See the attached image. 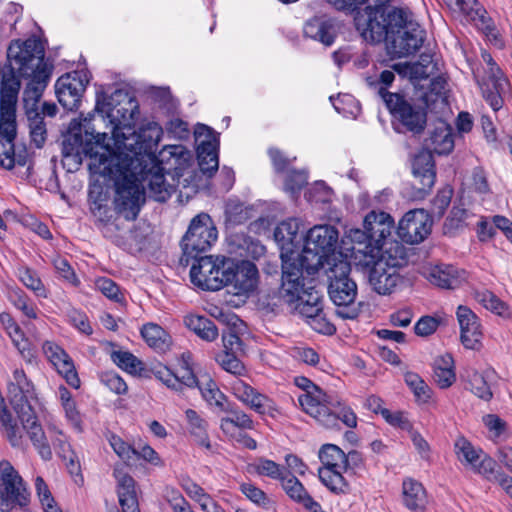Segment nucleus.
<instances>
[{
  "label": "nucleus",
  "instance_id": "obj_1",
  "mask_svg": "<svg viewBox=\"0 0 512 512\" xmlns=\"http://www.w3.org/2000/svg\"><path fill=\"white\" fill-rule=\"evenodd\" d=\"M139 113L135 97L124 89L110 92L98 86L93 112L72 119L62 142L64 157L77 160H159L155 152L163 135L156 122L147 123L139 133L131 131ZM160 160H188L189 150L181 145H166Z\"/></svg>",
  "mask_w": 512,
  "mask_h": 512
},
{
  "label": "nucleus",
  "instance_id": "obj_2",
  "mask_svg": "<svg viewBox=\"0 0 512 512\" xmlns=\"http://www.w3.org/2000/svg\"><path fill=\"white\" fill-rule=\"evenodd\" d=\"M163 162H89L90 209L93 214L106 207L108 192L114 188L115 211L134 220L146 201L145 184L155 201L165 202L176 187L196 193L210 185L219 162H178L173 173H164Z\"/></svg>",
  "mask_w": 512,
  "mask_h": 512
},
{
  "label": "nucleus",
  "instance_id": "obj_3",
  "mask_svg": "<svg viewBox=\"0 0 512 512\" xmlns=\"http://www.w3.org/2000/svg\"><path fill=\"white\" fill-rule=\"evenodd\" d=\"M355 27L369 42L386 40L387 52L392 57H406L420 49L424 41V30L413 13L404 8H390L377 12L357 13Z\"/></svg>",
  "mask_w": 512,
  "mask_h": 512
},
{
  "label": "nucleus",
  "instance_id": "obj_4",
  "mask_svg": "<svg viewBox=\"0 0 512 512\" xmlns=\"http://www.w3.org/2000/svg\"><path fill=\"white\" fill-rule=\"evenodd\" d=\"M294 383L304 391L298 396L300 407L319 425L328 430H339L340 423L350 428L356 427V414L350 408L342 406L339 401L314 385L308 378L296 377Z\"/></svg>",
  "mask_w": 512,
  "mask_h": 512
},
{
  "label": "nucleus",
  "instance_id": "obj_5",
  "mask_svg": "<svg viewBox=\"0 0 512 512\" xmlns=\"http://www.w3.org/2000/svg\"><path fill=\"white\" fill-rule=\"evenodd\" d=\"M8 394L13 409L18 415L33 446L40 457L48 461L52 458L49 440L37 421L31 401L34 399L33 384L27 379L22 369H15L13 379L8 385Z\"/></svg>",
  "mask_w": 512,
  "mask_h": 512
},
{
  "label": "nucleus",
  "instance_id": "obj_6",
  "mask_svg": "<svg viewBox=\"0 0 512 512\" xmlns=\"http://www.w3.org/2000/svg\"><path fill=\"white\" fill-rule=\"evenodd\" d=\"M446 81L442 77H436L431 81V90L423 95V106L413 105L397 93H383L380 90L387 108L393 117L408 131L421 133L427 122L426 111L435 110L438 105L445 104Z\"/></svg>",
  "mask_w": 512,
  "mask_h": 512
},
{
  "label": "nucleus",
  "instance_id": "obj_7",
  "mask_svg": "<svg viewBox=\"0 0 512 512\" xmlns=\"http://www.w3.org/2000/svg\"><path fill=\"white\" fill-rule=\"evenodd\" d=\"M338 241V231L331 225H316L305 236L299 262L308 274L333 265V262L344 259L341 253H334Z\"/></svg>",
  "mask_w": 512,
  "mask_h": 512
},
{
  "label": "nucleus",
  "instance_id": "obj_8",
  "mask_svg": "<svg viewBox=\"0 0 512 512\" xmlns=\"http://www.w3.org/2000/svg\"><path fill=\"white\" fill-rule=\"evenodd\" d=\"M324 270L329 279L328 294L336 306V316L343 320L356 319L360 309L355 303L357 285L349 277L350 263L345 259H339Z\"/></svg>",
  "mask_w": 512,
  "mask_h": 512
},
{
  "label": "nucleus",
  "instance_id": "obj_9",
  "mask_svg": "<svg viewBox=\"0 0 512 512\" xmlns=\"http://www.w3.org/2000/svg\"><path fill=\"white\" fill-rule=\"evenodd\" d=\"M21 87L14 76L4 78L0 97V160H24L16 154V105Z\"/></svg>",
  "mask_w": 512,
  "mask_h": 512
},
{
  "label": "nucleus",
  "instance_id": "obj_10",
  "mask_svg": "<svg viewBox=\"0 0 512 512\" xmlns=\"http://www.w3.org/2000/svg\"><path fill=\"white\" fill-rule=\"evenodd\" d=\"M473 75L486 102L494 111L500 110L504 99L510 94V84L490 53L482 51L479 65L473 68Z\"/></svg>",
  "mask_w": 512,
  "mask_h": 512
},
{
  "label": "nucleus",
  "instance_id": "obj_11",
  "mask_svg": "<svg viewBox=\"0 0 512 512\" xmlns=\"http://www.w3.org/2000/svg\"><path fill=\"white\" fill-rule=\"evenodd\" d=\"M44 46L40 40L35 37L28 38L25 41H13L7 50V58L11 74L4 78L14 76L17 79L37 73L42 68H52L44 61ZM20 82V80H18Z\"/></svg>",
  "mask_w": 512,
  "mask_h": 512
},
{
  "label": "nucleus",
  "instance_id": "obj_12",
  "mask_svg": "<svg viewBox=\"0 0 512 512\" xmlns=\"http://www.w3.org/2000/svg\"><path fill=\"white\" fill-rule=\"evenodd\" d=\"M218 238V231L211 217L206 213L195 216L182 239L181 262L188 265L189 258L209 250Z\"/></svg>",
  "mask_w": 512,
  "mask_h": 512
},
{
  "label": "nucleus",
  "instance_id": "obj_13",
  "mask_svg": "<svg viewBox=\"0 0 512 512\" xmlns=\"http://www.w3.org/2000/svg\"><path fill=\"white\" fill-rule=\"evenodd\" d=\"M29 493L22 477L8 461L0 462V512L26 506Z\"/></svg>",
  "mask_w": 512,
  "mask_h": 512
},
{
  "label": "nucleus",
  "instance_id": "obj_14",
  "mask_svg": "<svg viewBox=\"0 0 512 512\" xmlns=\"http://www.w3.org/2000/svg\"><path fill=\"white\" fill-rule=\"evenodd\" d=\"M190 269L191 282L205 290L217 291L224 287L226 261L224 256H203L194 258Z\"/></svg>",
  "mask_w": 512,
  "mask_h": 512
},
{
  "label": "nucleus",
  "instance_id": "obj_15",
  "mask_svg": "<svg viewBox=\"0 0 512 512\" xmlns=\"http://www.w3.org/2000/svg\"><path fill=\"white\" fill-rule=\"evenodd\" d=\"M444 2L454 13L462 15L466 21L483 30L493 45L499 48L503 47L504 42L501 35L493 26L486 10L477 0H444Z\"/></svg>",
  "mask_w": 512,
  "mask_h": 512
},
{
  "label": "nucleus",
  "instance_id": "obj_16",
  "mask_svg": "<svg viewBox=\"0 0 512 512\" xmlns=\"http://www.w3.org/2000/svg\"><path fill=\"white\" fill-rule=\"evenodd\" d=\"M305 227L298 218L282 221L275 229L274 238L281 250L282 262H299L298 255L305 241Z\"/></svg>",
  "mask_w": 512,
  "mask_h": 512
},
{
  "label": "nucleus",
  "instance_id": "obj_17",
  "mask_svg": "<svg viewBox=\"0 0 512 512\" xmlns=\"http://www.w3.org/2000/svg\"><path fill=\"white\" fill-rule=\"evenodd\" d=\"M151 371L166 387L178 392H181L183 387H196L198 381L192 368V355L189 352L182 353L179 368L176 371H172L161 363L154 365Z\"/></svg>",
  "mask_w": 512,
  "mask_h": 512
},
{
  "label": "nucleus",
  "instance_id": "obj_18",
  "mask_svg": "<svg viewBox=\"0 0 512 512\" xmlns=\"http://www.w3.org/2000/svg\"><path fill=\"white\" fill-rule=\"evenodd\" d=\"M88 83L89 78L84 71H74L62 75L55 83L58 102L68 110L77 109Z\"/></svg>",
  "mask_w": 512,
  "mask_h": 512
},
{
  "label": "nucleus",
  "instance_id": "obj_19",
  "mask_svg": "<svg viewBox=\"0 0 512 512\" xmlns=\"http://www.w3.org/2000/svg\"><path fill=\"white\" fill-rule=\"evenodd\" d=\"M226 265L224 286H230L235 295L248 294L255 289L258 269L254 263L250 261L236 262L229 258Z\"/></svg>",
  "mask_w": 512,
  "mask_h": 512
},
{
  "label": "nucleus",
  "instance_id": "obj_20",
  "mask_svg": "<svg viewBox=\"0 0 512 512\" xmlns=\"http://www.w3.org/2000/svg\"><path fill=\"white\" fill-rule=\"evenodd\" d=\"M432 220L423 209L408 211L399 221L397 234L409 244L422 242L431 232Z\"/></svg>",
  "mask_w": 512,
  "mask_h": 512
},
{
  "label": "nucleus",
  "instance_id": "obj_21",
  "mask_svg": "<svg viewBox=\"0 0 512 512\" xmlns=\"http://www.w3.org/2000/svg\"><path fill=\"white\" fill-rule=\"evenodd\" d=\"M232 391L239 401L260 415L267 414L272 418H276L281 414L279 408L272 399L258 392L255 388L241 379H237L233 382Z\"/></svg>",
  "mask_w": 512,
  "mask_h": 512
},
{
  "label": "nucleus",
  "instance_id": "obj_22",
  "mask_svg": "<svg viewBox=\"0 0 512 512\" xmlns=\"http://www.w3.org/2000/svg\"><path fill=\"white\" fill-rule=\"evenodd\" d=\"M303 270L305 268L302 267L301 262H282L280 295L290 306H294L303 297L302 294H306L302 278Z\"/></svg>",
  "mask_w": 512,
  "mask_h": 512
},
{
  "label": "nucleus",
  "instance_id": "obj_23",
  "mask_svg": "<svg viewBox=\"0 0 512 512\" xmlns=\"http://www.w3.org/2000/svg\"><path fill=\"white\" fill-rule=\"evenodd\" d=\"M42 350L49 362L66 379L67 383L74 388H78L80 380L73 361L65 350L52 341H45Z\"/></svg>",
  "mask_w": 512,
  "mask_h": 512
},
{
  "label": "nucleus",
  "instance_id": "obj_24",
  "mask_svg": "<svg viewBox=\"0 0 512 512\" xmlns=\"http://www.w3.org/2000/svg\"><path fill=\"white\" fill-rule=\"evenodd\" d=\"M457 320L461 330L462 344L472 350L481 347L482 331L476 314L467 306L460 305L456 311Z\"/></svg>",
  "mask_w": 512,
  "mask_h": 512
},
{
  "label": "nucleus",
  "instance_id": "obj_25",
  "mask_svg": "<svg viewBox=\"0 0 512 512\" xmlns=\"http://www.w3.org/2000/svg\"><path fill=\"white\" fill-rule=\"evenodd\" d=\"M349 237L354 242L351 248V258L355 265L370 267L379 255V246L369 238L366 229L364 231L360 229L350 230Z\"/></svg>",
  "mask_w": 512,
  "mask_h": 512
},
{
  "label": "nucleus",
  "instance_id": "obj_26",
  "mask_svg": "<svg viewBox=\"0 0 512 512\" xmlns=\"http://www.w3.org/2000/svg\"><path fill=\"white\" fill-rule=\"evenodd\" d=\"M47 432L57 454L66 461L69 472L77 475L80 472V461L72 449L68 437L54 422L47 424Z\"/></svg>",
  "mask_w": 512,
  "mask_h": 512
},
{
  "label": "nucleus",
  "instance_id": "obj_27",
  "mask_svg": "<svg viewBox=\"0 0 512 512\" xmlns=\"http://www.w3.org/2000/svg\"><path fill=\"white\" fill-rule=\"evenodd\" d=\"M52 68H42L37 73L28 75L30 82L23 93V101L26 114L40 113L39 101L50 80Z\"/></svg>",
  "mask_w": 512,
  "mask_h": 512
},
{
  "label": "nucleus",
  "instance_id": "obj_28",
  "mask_svg": "<svg viewBox=\"0 0 512 512\" xmlns=\"http://www.w3.org/2000/svg\"><path fill=\"white\" fill-rule=\"evenodd\" d=\"M197 160H219V134L204 124L194 131Z\"/></svg>",
  "mask_w": 512,
  "mask_h": 512
},
{
  "label": "nucleus",
  "instance_id": "obj_29",
  "mask_svg": "<svg viewBox=\"0 0 512 512\" xmlns=\"http://www.w3.org/2000/svg\"><path fill=\"white\" fill-rule=\"evenodd\" d=\"M393 225L394 221L388 213L374 210L365 216L363 222L367 235L378 246L390 236Z\"/></svg>",
  "mask_w": 512,
  "mask_h": 512
},
{
  "label": "nucleus",
  "instance_id": "obj_30",
  "mask_svg": "<svg viewBox=\"0 0 512 512\" xmlns=\"http://www.w3.org/2000/svg\"><path fill=\"white\" fill-rule=\"evenodd\" d=\"M407 263L405 247L397 242H384L379 245V255L371 265L388 268L398 272Z\"/></svg>",
  "mask_w": 512,
  "mask_h": 512
},
{
  "label": "nucleus",
  "instance_id": "obj_31",
  "mask_svg": "<svg viewBox=\"0 0 512 512\" xmlns=\"http://www.w3.org/2000/svg\"><path fill=\"white\" fill-rule=\"evenodd\" d=\"M454 148L453 129L444 121H439L431 133L427 149L430 156H445Z\"/></svg>",
  "mask_w": 512,
  "mask_h": 512
},
{
  "label": "nucleus",
  "instance_id": "obj_32",
  "mask_svg": "<svg viewBox=\"0 0 512 512\" xmlns=\"http://www.w3.org/2000/svg\"><path fill=\"white\" fill-rule=\"evenodd\" d=\"M428 279L440 288L455 289L465 281V272L452 265H438L430 270Z\"/></svg>",
  "mask_w": 512,
  "mask_h": 512
},
{
  "label": "nucleus",
  "instance_id": "obj_33",
  "mask_svg": "<svg viewBox=\"0 0 512 512\" xmlns=\"http://www.w3.org/2000/svg\"><path fill=\"white\" fill-rule=\"evenodd\" d=\"M282 488L293 501L301 504L309 512H320L321 506L308 494L303 484L294 476L285 475Z\"/></svg>",
  "mask_w": 512,
  "mask_h": 512
},
{
  "label": "nucleus",
  "instance_id": "obj_34",
  "mask_svg": "<svg viewBox=\"0 0 512 512\" xmlns=\"http://www.w3.org/2000/svg\"><path fill=\"white\" fill-rule=\"evenodd\" d=\"M371 266L372 268L369 272V283L373 289L381 295L392 293L401 282V276L399 273L388 268H382L376 265Z\"/></svg>",
  "mask_w": 512,
  "mask_h": 512
},
{
  "label": "nucleus",
  "instance_id": "obj_35",
  "mask_svg": "<svg viewBox=\"0 0 512 512\" xmlns=\"http://www.w3.org/2000/svg\"><path fill=\"white\" fill-rule=\"evenodd\" d=\"M304 35L326 46H330L334 42L336 30L329 19L313 18L306 22Z\"/></svg>",
  "mask_w": 512,
  "mask_h": 512
},
{
  "label": "nucleus",
  "instance_id": "obj_36",
  "mask_svg": "<svg viewBox=\"0 0 512 512\" xmlns=\"http://www.w3.org/2000/svg\"><path fill=\"white\" fill-rule=\"evenodd\" d=\"M403 503L409 510H424L427 494L423 485L415 479L407 478L402 483Z\"/></svg>",
  "mask_w": 512,
  "mask_h": 512
},
{
  "label": "nucleus",
  "instance_id": "obj_37",
  "mask_svg": "<svg viewBox=\"0 0 512 512\" xmlns=\"http://www.w3.org/2000/svg\"><path fill=\"white\" fill-rule=\"evenodd\" d=\"M140 332L147 345L156 351L166 352L172 344L169 333L156 323L144 324Z\"/></svg>",
  "mask_w": 512,
  "mask_h": 512
},
{
  "label": "nucleus",
  "instance_id": "obj_38",
  "mask_svg": "<svg viewBox=\"0 0 512 512\" xmlns=\"http://www.w3.org/2000/svg\"><path fill=\"white\" fill-rule=\"evenodd\" d=\"M435 162H413V186L419 192L426 193L432 189L436 180Z\"/></svg>",
  "mask_w": 512,
  "mask_h": 512
},
{
  "label": "nucleus",
  "instance_id": "obj_39",
  "mask_svg": "<svg viewBox=\"0 0 512 512\" xmlns=\"http://www.w3.org/2000/svg\"><path fill=\"white\" fill-rule=\"evenodd\" d=\"M185 416L188 423V430L194 437L197 444L211 450L212 446L208 436V422L195 410L187 409Z\"/></svg>",
  "mask_w": 512,
  "mask_h": 512
},
{
  "label": "nucleus",
  "instance_id": "obj_40",
  "mask_svg": "<svg viewBox=\"0 0 512 512\" xmlns=\"http://www.w3.org/2000/svg\"><path fill=\"white\" fill-rule=\"evenodd\" d=\"M0 323L3 326L4 330L7 332L8 336L12 340L14 346L19 351V353L27 358L31 355L29 349V342L25 338V335L19 325L14 321L12 316L9 313L3 312L0 314Z\"/></svg>",
  "mask_w": 512,
  "mask_h": 512
},
{
  "label": "nucleus",
  "instance_id": "obj_41",
  "mask_svg": "<svg viewBox=\"0 0 512 512\" xmlns=\"http://www.w3.org/2000/svg\"><path fill=\"white\" fill-rule=\"evenodd\" d=\"M434 381L442 389L450 387L456 380L454 361L451 355H442L434 362Z\"/></svg>",
  "mask_w": 512,
  "mask_h": 512
},
{
  "label": "nucleus",
  "instance_id": "obj_42",
  "mask_svg": "<svg viewBox=\"0 0 512 512\" xmlns=\"http://www.w3.org/2000/svg\"><path fill=\"white\" fill-rule=\"evenodd\" d=\"M187 328L205 341H214L218 337V329L213 321L199 315H187L184 318Z\"/></svg>",
  "mask_w": 512,
  "mask_h": 512
},
{
  "label": "nucleus",
  "instance_id": "obj_43",
  "mask_svg": "<svg viewBox=\"0 0 512 512\" xmlns=\"http://www.w3.org/2000/svg\"><path fill=\"white\" fill-rule=\"evenodd\" d=\"M347 469L320 468L318 471L320 481L335 494H348L351 491L350 484L342 475Z\"/></svg>",
  "mask_w": 512,
  "mask_h": 512
},
{
  "label": "nucleus",
  "instance_id": "obj_44",
  "mask_svg": "<svg viewBox=\"0 0 512 512\" xmlns=\"http://www.w3.org/2000/svg\"><path fill=\"white\" fill-rule=\"evenodd\" d=\"M196 387L199 388L203 399L209 405H215L221 410H226L224 405L226 399L225 395L219 390L217 384L208 375L201 376L197 381Z\"/></svg>",
  "mask_w": 512,
  "mask_h": 512
},
{
  "label": "nucleus",
  "instance_id": "obj_45",
  "mask_svg": "<svg viewBox=\"0 0 512 512\" xmlns=\"http://www.w3.org/2000/svg\"><path fill=\"white\" fill-rule=\"evenodd\" d=\"M319 459L323 464L322 468L347 469L346 454L334 444H325L319 451Z\"/></svg>",
  "mask_w": 512,
  "mask_h": 512
},
{
  "label": "nucleus",
  "instance_id": "obj_46",
  "mask_svg": "<svg viewBox=\"0 0 512 512\" xmlns=\"http://www.w3.org/2000/svg\"><path fill=\"white\" fill-rule=\"evenodd\" d=\"M286 164L288 162H276L275 169L281 174L285 190L294 193L307 183V175L304 171L288 168Z\"/></svg>",
  "mask_w": 512,
  "mask_h": 512
},
{
  "label": "nucleus",
  "instance_id": "obj_47",
  "mask_svg": "<svg viewBox=\"0 0 512 512\" xmlns=\"http://www.w3.org/2000/svg\"><path fill=\"white\" fill-rule=\"evenodd\" d=\"M434 64L424 65L423 63H396L392 66L393 70L399 75L407 76L413 80L427 79L433 72Z\"/></svg>",
  "mask_w": 512,
  "mask_h": 512
},
{
  "label": "nucleus",
  "instance_id": "obj_48",
  "mask_svg": "<svg viewBox=\"0 0 512 512\" xmlns=\"http://www.w3.org/2000/svg\"><path fill=\"white\" fill-rule=\"evenodd\" d=\"M31 143L42 148L47 139V129L41 113L26 114Z\"/></svg>",
  "mask_w": 512,
  "mask_h": 512
},
{
  "label": "nucleus",
  "instance_id": "obj_49",
  "mask_svg": "<svg viewBox=\"0 0 512 512\" xmlns=\"http://www.w3.org/2000/svg\"><path fill=\"white\" fill-rule=\"evenodd\" d=\"M330 3H333L335 6L339 8H354L356 9L360 4H367L363 9H357L355 15L357 13H367V12H375L377 11V15L381 12L385 11L386 4L390 2V0H327Z\"/></svg>",
  "mask_w": 512,
  "mask_h": 512
},
{
  "label": "nucleus",
  "instance_id": "obj_50",
  "mask_svg": "<svg viewBox=\"0 0 512 512\" xmlns=\"http://www.w3.org/2000/svg\"><path fill=\"white\" fill-rule=\"evenodd\" d=\"M251 468L259 476H266L279 481H282L287 474L286 468L266 458H259L251 465Z\"/></svg>",
  "mask_w": 512,
  "mask_h": 512
},
{
  "label": "nucleus",
  "instance_id": "obj_51",
  "mask_svg": "<svg viewBox=\"0 0 512 512\" xmlns=\"http://www.w3.org/2000/svg\"><path fill=\"white\" fill-rule=\"evenodd\" d=\"M473 295L475 300L486 309L500 316L508 315L507 305L492 292L485 289L475 290Z\"/></svg>",
  "mask_w": 512,
  "mask_h": 512
},
{
  "label": "nucleus",
  "instance_id": "obj_52",
  "mask_svg": "<svg viewBox=\"0 0 512 512\" xmlns=\"http://www.w3.org/2000/svg\"><path fill=\"white\" fill-rule=\"evenodd\" d=\"M17 274L19 280L23 283V285H25L28 289L33 291L36 296L47 298V290L44 284L42 283L40 277L34 270L23 266L18 268Z\"/></svg>",
  "mask_w": 512,
  "mask_h": 512
},
{
  "label": "nucleus",
  "instance_id": "obj_53",
  "mask_svg": "<svg viewBox=\"0 0 512 512\" xmlns=\"http://www.w3.org/2000/svg\"><path fill=\"white\" fill-rule=\"evenodd\" d=\"M455 453L461 462H466L472 468H476L482 451L474 448L468 440L461 437L455 442Z\"/></svg>",
  "mask_w": 512,
  "mask_h": 512
},
{
  "label": "nucleus",
  "instance_id": "obj_54",
  "mask_svg": "<svg viewBox=\"0 0 512 512\" xmlns=\"http://www.w3.org/2000/svg\"><path fill=\"white\" fill-rule=\"evenodd\" d=\"M405 382L412 390L418 402H429V400L431 399L432 390L418 374L413 372H407L405 374Z\"/></svg>",
  "mask_w": 512,
  "mask_h": 512
},
{
  "label": "nucleus",
  "instance_id": "obj_55",
  "mask_svg": "<svg viewBox=\"0 0 512 512\" xmlns=\"http://www.w3.org/2000/svg\"><path fill=\"white\" fill-rule=\"evenodd\" d=\"M113 362L130 374H139L142 371V362L128 351H114L111 354Z\"/></svg>",
  "mask_w": 512,
  "mask_h": 512
},
{
  "label": "nucleus",
  "instance_id": "obj_56",
  "mask_svg": "<svg viewBox=\"0 0 512 512\" xmlns=\"http://www.w3.org/2000/svg\"><path fill=\"white\" fill-rule=\"evenodd\" d=\"M226 222L238 225L248 219V210L239 200L229 199L225 205Z\"/></svg>",
  "mask_w": 512,
  "mask_h": 512
},
{
  "label": "nucleus",
  "instance_id": "obj_57",
  "mask_svg": "<svg viewBox=\"0 0 512 512\" xmlns=\"http://www.w3.org/2000/svg\"><path fill=\"white\" fill-rule=\"evenodd\" d=\"M218 364L228 373L236 376L245 374V366L239 360L238 354L232 352H221L216 356Z\"/></svg>",
  "mask_w": 512,
  "mask_h": 512
},
{
  "label": "nucleus",
  "instance_id": "obj_58",
  "mask_svg": "<svg viewBox=\"0 0 512 512\" xmlns=\"http://www.w3.org/2000/svg\"><path fill=\"white\" fill-rule=\"evenodd\" d=\"M469 389L474 395L485 401H488L492 398V391L490 386L486 382L483 375L477 371H473L469 375Z\"/></svg>",
  "mask_w": 512,
  "mask_h": 512
},
{
  "label": "nucleus",
  "instance_id": "obj_59",
  "mask_svg": "<svg viewBox=\"0 0 512 512\" xmlns=\"http://www.w3.org/2000/svg\"><path fill=\"white\" fill-rule=\"evenodd\" d=\"M310 299L313 300L312 304L304 303L303 297L293 306L302 316L315 319L322 312L321 298L318 294H311Z\"/></svg>",
  "mask_w": 512,
  "mask_h": 512
},
{
  "label": "nucleus",
  "instance_id": "obj_60",
  "mask_svg": "<svg viewBox=\"0 0 512 512\" xmlns=\"http://www.w3.org/2000/svg\"><path fill=\"white\" fill-rule=\"evenodd\" d=\"M117 493L121 506L119 512H140L135 487L118 488Z\"/></svg>",
  "mask_w": 512,
  "mask_h": 512
},
{
  "label": "nucleus",
  "instance_id": "obj_61",
  "mask_svg": "<svg viewBox=\"0 0 512 512\" xmlns=\"http://www.w3.org/2000/svg\"><path fill=\"white\" fill-rule=\"evenodd\" d=\"M109 443L114 452L125 462H129L136 458L137 449L130 444L124 442L119 436L111 435Z\"/></svg>",
  "mask_w": 512,
  "mask_h": 512
},
{
  "label": "nucleus",
  "instance_id": "obj_62",
  "mask_svg": "<svg viewBox=\"0 0 512 512\" xmlns=\"http://www.w3.org/2000/svg\"><path fill=\"white\" fill-rule=\"evenodd\" d=\"M149 95L159 107L165 108L168 111L176 107V103L168 87H152L149 90Z\"/></svg>",
  "mask_w": 512,
  "mask_h": 512
},
{
  "label": "nucleus",
  "instance_id": "obj_63",
  "mask_svg": "<svg viewBox=\"0 0 512 512\" xmlns=\"http://www.w3.org/2000/svg\"><path fill=\"white\" fill-rule=\"evenodd\" d=\"M240 489L250 501L259 506L268 507L271 503L266 493L251 483H243Z\"/></svg>",
  "mask_w": 512,
  "mask_h": 512
},
{
  "label": "nucleus",
  "instance_id": "obj_64",
  "mask_svg": "<svg viewBox=\"0 0 512 512\" xmlns=\"http://www.w3.org/2000/svg\"><path fill=\"white\" fill-rule=\"evenodd\" d=\"M53 265L61 278H63L65 281H67L69 284L73 286L79 285V279L77 278L73 268L65 258L56 257L53 260Z\"/></svg>",
  "mask_w": 512,
  "mask_h": 512
}]
</instances>
